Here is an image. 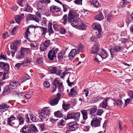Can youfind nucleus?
Wrapping results in <instances>:
<instances>
[{"mask_svg": "<svg viewBox=\"0 0 133 133\" xmlns=\"http://www.w3.org/2000/svg\"><path fill=\"white\" fill-rule=\"evenodd\" d=\"M77 16L72 10H70L68 15V22L73 27L81 30H85L87 26L80 18H75Z\"/></svg>", "mask_w": 133, "mask_h": 133, "instance_id": "obj_1", "label": "nucleus"}, {"mask_svg": "<svg viewBox=\"0 0 133 133\" xmlns=\"http://www.w3.org/2000/svg\"><path fill=\"white\" fill-rule=\"evenodd\" d=\"M0 68L3 69L4 71L2 79L4 80L6 78V75L9 72V65L7 63H5L3 62H0Z\"/></svg>", "mask_w": 133, "mask_h": 133, "instance_id": "obj_2", "label": "nucleus"}, {"mask_svg": "<svg viewBox=\"0 0 133 133\" xmlns=\"http://www.w3.org/2000/svg\"><path fill=\"white\" fill-rule=\"evenodd\" d=\"M59 49L58 48L54 49L52 48L50 50L48 54V58L50 60H52L54 59V58H56V56L55 55Z\"/></svg>", "mask_w": 133, "mask_h": 133, "instance_id": "obj_3", "label": "nucleus"}, {"mask_svg": "<svg viewBox=\"0 0 133 133\" xmlns=\"http://www.w3.org/2000/svg\"><path fill=\"white\" fill-rule=\"evenodd\" d=\"M92 119L91 121V125L92 127H99L101 124V120L102 119L101 118H98L97 117H94V118L92 117Z\"/></svg>", "mask_w": 133, "mask_h": 133, "instance_id": "obj_4", "label": "nucleus"}, {"mask_svg": "<svg viewBox=\"0 0 133 133\" xmlns=\"http://www.w3.org/2000/svg\"><path fill=\"white\" fill-rule=\"evenodd\" d=\"M80 114L79 112H74L68 114L67 117L68 119H75L76 121H78L79 118Z\"/></svg>", "mask_w": 133, "mask_h": 133, "instance_id": "obj_5", "label": "nucleus"}, {"mask_svg": "<svg viewBox=\"0 0 133 133\" xmlns=\"http://www.w3.org/2000/svg\"><path fill=\"white\" fill-rule=\"evenodd\" d=\"M67 127L71 131H75L78 128V124L76 122L73 121L69 122L67 125Z\"/></svg>", "mask_w": 133, "mask_h": 133, "instance_id": "obj_6", "label": "nucleus"}, {"mask_svg": "<svg viewBox=\"0 0 133 133\" xmlns=\"http://www.w3.org/2000/svg\"><path fill=\"white\" fill-rule=\"evenodd\" d=\"M25 55V53L22 47L20 50L16 52V58L20 60L23 58Z\"/></svg>", "mask_w": 133, "mask_h": 133, "instance_id": "obj_7", "label": "nucleus"}, {"mask_svg": "<svg viewBox=\"0 0 133 133\" xmlns=\"http://www.w3.org/2000/svg\"><path fill=\"white\" fill-rule=\"evenodd\" d=\"M99 46L98 43L95 44L91 48L90 50V53L98 54L100 49L99 48Z\"/></svg>", "mask_w": 133, "mask_h": 133, "instance_id": "obj_8", "label": "nucleus"}, {"mask_svg": "<svg viewBox=\"0 0 133 133\" xmlns=\"http://www.w3.org/2000/svg\"><path fill=\"white\" fill-rule=\"evenodd\" d=\"M61 96V95L59 93H57V94L56 97L50 101V104L52 106H54L57 104L60 99Z\"/></svg>", "mask_w": 133, "mask_h": 133, "instance_id": "obj_9", "label": "nucleus"}, {"mask_svg": "<svg viewBox=\"0 0 133 133\" xmlns=\"http://www.w3.org/2000/svg\"><path fill=\"white\" fill-rule=\"evenodd\" d=\"M15 119V117L14 115H11L10 117L8 118L7 123L9 126L14 127L15 125L14 121Z\"/></svg>", "mask_w": 133, "mask_h": 133, "instance_id": "obj_10", "label": "nucleus"}, {"mask_svg": "<svg viewBox=\"0 0 133 133\" xmlns=\"http://www.w3.org/2000/svg\"><path fill=\"white\" fill-rule=\"evenodd\" d=\"M53 84L56 88H58L59 90L62 88L63 87L62 83L59 82L57 78L55 79L53 83Z\"/></svg>", "mask_w": 133, "mask_h": 133, "instance_id": "obj_11", "label": "nucleus"}, {"mask_svg": "<svg viewBox=\"0 0 133 133\" xmlns=\"http://www.w3.org/2000/svg\"><path fill=\"white\" fill-rule=\"evenodd\" d=\"M121 50V48L119 46H116L114 47L111 48L109 51L112 57L114 55V52L120 51Z\"/></svg>", "mask_w": 133, "mask_h": 133, "instance_id": "obj_12", "label": "nucleus"}, {"mask_svg": "<svg viewBox=\"0 0 133 133\" xmlns=\"http://www.w3.org/2000/svg\"><path fill=\"white\" fill-rule=\"evenodd\" d=\"M20 42V41L19 40L14 41L10 45L11 49L14 50L15 51H17V45H18Z\"/></svg>", "mask_w": 133, "mask_h": 133, "instance_id": "obj_13", "label": "nucleus"}, {"mask_svg": "<svg viewBox=\"0 0 133 133\" xmlns=\"http://www.w3.org/2000/svg\"><path fill=\"white\" fill-rule=\"evenodd\" d=\"M11 90L10 88V86L7 85L3 88V90L2 92V95L4 96L10 94L11 92Z\"/></svg>", "mask_w": 133, "mask_h": 133, "instance_id": "obj_14", "label": "nucleus"}, {"mask_svg": "<svg viewBox=\"0 0 133 133\" xmlns=\"http://www.w3.org/2000/svg\"><path fill=\"white\" fill-rule=\"evenodd\" d=\"M20 131L22 133H31V129L30 127L25 125L21 129Z\"/></svg>", "mask_w": 133, "mask_h": 133, "instance_id": "obj_15", "label": "nucleus"}, {"mask_svg": "<svg viewBox=\"0 0 133 133\" xmlns=\"http://www.w3.org/2000/svg\"><path fill=\"white\" fill-rule=\"evenodd\" d=\"M98 55L102 58L104 59H105L108 56L107 53L103 49H100Z\"/></svg>", "mask_w": 133, "mask_h": 133, "instance_id": "obj_16", "label": "nucleus"}, {"mask_svg": "<svg viewBox=\"0 0 133 133\" xmlns=\"http://www.w3.org/2000/svg\"><path fill=\"white\" fill-rule=\"evenodd\" d=\"M10 106L6 102L0 104V112H3L4 109L9 108Z\"/></svg>", "mask_w": 133, "mask_h": 133, "instance_id": "obj_17", "label": "nucleus"}, {"mask_svg": "<svg viewBox=\"0 0 133 133\" xmlns=\"http://www.w3.org/2000/svg\"><path fill=\"white\" fill-rule=\"evenodd\" d=\"M127 26H131L133 23V19L131 18L130 16L129 15L128 16L125 20Z\"/></svg>", "mask_w": 133, "mask_h": 133, "instance_id": "obj_18", "label": "nucleus"}, {"mask_svg": "<svg viewBox=\"0 0 133 133\" xmlns=\"http://www.w3.org/2000/svg\"><path fill=\"white\" fill-rule=\"evenodd\" d=\"M50 10L52 12H57L61 10V8L56 6L52 5L50 8Z\"/></svg>", "mask_w": 133, "mask_h": 133, "instance_id": "obj_19", "label": "nucleus"}, {"mask_svg": "<svg viewBox=\"0 0 133 133\" xmlns=\"http://www.w3.org/2000/svg\"><path fill=\"white\" fill-rule=\"evenodd\" d=\"M17 117L19 121V125H22L23 124L24 121L22 116L20 114H18Z\"/></svg>", "mask_w": 133, "mask_h": 133, "instance_id": "obj_20", "label": "nucleus"}, {"mask_svg": "<svg viewBox=\"0 0 133 133\" xmlns=\"http://www.w3.org/2000/svg\"><path fill=\"white\" fill-rule=\"evenodd\" d=\"M76 50V49H72L68 54V57L70 58L74 57L75 55Z\"/></svg>", "mask_w": 133, "mask_h": 133, "instance_id": "obj_21", "label": "nucleus"}, {"mask_svg": "<svg viewBox=\"0 0 133 133\" xmlns=\"http://www.w3.org/2000/svg\"><path fill=\"white\" fill-rule=\"evenodd\" d=\"M90 2L94 6L98 8L99 6V3L97 0H90Z\"/></svg>", "mask_w": 133, "mask_h": 133, "instance_id": "obj_22", "label": "nucleus"}, {"mask_svg": "<svg viewBox=\"0 0 133 133\" xmlns=\"http://www.w3.org/2000/svg\"><path fill=\"white\" fill-rule=\"evenodd\" d=\"M24 10L26 12H32V9L28 4H26L24 9Z\"/></svg>", "mask_w": 133, "mask_h": 133, "instance_id": "obj_23", "label": "nucleus"}, {"mask_svg": "<svg viewBox=\"0 0 133 133\" xmlns=\"http://www.w3.org/2000/svg\"><path fill=\"white\" fill-rule=\"evenodd\" d=\"M42 109V111H43L44 112L45 115V117L48 116L50 113L49 108L46 107V108H44Z\"/></svg>", "mask_w": 133, "mask_h": 133, "instance_id": "obj_24", "label": "nucleus"}, {"mask_svg": "<svg viewBox=\"0 0 133 133\" xmlns=\"http://www.w3.org/2000/svg\"><path fill=\"white\" fill-rule=\"evenodd\" d=\"M99 14L95 16V19L97 20L101 21L104 18V17L100 11H99Z\"/></svg>", "mask_w": 133, "mask_h": 133, "instance_id": "obj_25", "label": "nucleus"}, {"mask_svg": "<svg viewBox=\"0 0 133 133\" xmlns=\"http://www.w3.org/2000/svg\"><path fill=\"white\" fill-rule=\"evenodd\" d=\"M81 112L82 115L83 119L86 120L88 118V114L87 111L85 110H81Z\"/></svg>", "mask_w": 133, "mask_h": 133, "instance_id": "obj_26", "label": "nucleus"}, {"mask_svg": "<svg viewBox=\"0 0 133 133\" xmlns=\"http://www.w3.org/2000/svg\"><path fill=\"white\" fill-rule=\"evenodd\" d=\"M93 28L97 30L98 32H101V27L99 24H94L92 25Z\"/></svg>", "mask_w": 133, "mask_h": 133, "instance_id": "obj_27", "label": "nucleus"}, {"mask_svg": "<svg viewBox=\"0 0 133 133\" xmlns=\"http://www.w3.org/2000/svg\"><path fill=\"white\" fill-rule=\"evenodd\" d=\"M77 92L74 91L73 88H72L70 90V93L69 94V96L70 97L74 96L75 95L77 94Z\"/></svg>", "mask_w": 133, "mask_h": 133, "instance_id": "obj_28", "label": "nucleus"}, {"mask_svg": "<svg viewBox=\"0 0 133 133\" xmlns=\"http://www.w3.org/2000/svg\"><path fill=\"white\" fill-rule=\"evenodd\" d=\"M40 29L41 31L42 32V33L41 35L43 36V35H45L47 31V28L41 26L40 27Z\"/></svg>", "mask_w": 133, "mask_h": 133, "instance_id": "obj_29", "label": "nucleus"}, {"mask_svg": "<svg viewBox=\"0 0 133 133\" xmlns=\"http://www.w3.org/2000/svg\"><path fill=\"white\" fill-rule=\"evenodd\" d=\"M36 16L35 15H28L26 17V19L34 20L36 21Z\"/></svg>", "mask_w": 133, "mask_h": 133, "instance_id": "obj_30", "label": "nucleus"}, {"mask_svg": "<svg viewBox=\"0 0 133 133\" xmlns=\"http://www.w3.org/2000/svg\"><path fill=\"white\" fill-rule=\"evenodd\" d=\"M97 109V107L96 106H94V107L92 108L91 110L90 113V114L91 115L92 117L94 116L95 115L94 113H95Z\"/></svg>", "mask_w": 133, "mask_h": 133, "instance_id": "obj_31", "label": "nucleus"}, {"mask_svg": "<svg viewBox=\"0 0 133 133\" xmlns=\"http://www.w3.org/2000/svg\"><path fill=\"white\" fill-rule=\"evenodd\" d=\"M43 58L42 57L38 58L36 60V63L38 64L42 65L43 63Z\"/></svg>", "mask_w": 133, "mask_h": 133, "instance_id": "obj_32", "label": "nucleus"}, {"mask_svg": "<svg viewBox=\"0 0 133 133\" xmlns=\"http://www.w3.org/2000/svg\"><path fill=\"white\" fill-rule=\"evenodd\" d=\"M42 111L43 109L40 111H39V113L38 114L39 116V118L42 120V119L43 118H45L46 117L44 112L43 111Z\"/></svg>", "mask_w": 133, "mask_h": 133, "instance_id": "obj_33", "label": "nucleus"}, {"mask_svg": "<svg viewBox=\"0 0 133 133\" xmlns=\"http://www.w3.org/2000/svg\"><path fill=\"white\" fill-rule=\"evenodd\" d=\"M64 55L63 53L61 52L58 53L57 57L59 60L61 62L63 60Z\"/></svg>", "mask_w": 133, "mask_h": 133, "instance_id": "obj_34", "label": "nucleus"}, {"mask_svg": "<svg viewBox=\"0 0 133 133\" xmlns=\"http://www.w3.org/2000/svg\"><path fill=\"white\" fill-rule=\"evenodd\" d=\"M30 127L31 129V131H32L33 132L36 133L38 132V130L34 125L33 124H31Z\"/></svg>", "mask_w": 133, "mask_h": 133, "instance_id": "obj_35", "label": "nucleus"}, {"mask_svg": "<svg viewBox=\"0 0 133 133\" xmlns=\"http://www.w3.org/2000/svg\"><path fill=\"white\" fill-rule=\"evenodd\" d=\"M83 45L81 43L80 44L77 48V51H78V52L82 51L83 50Z\"/></svg>", "mask_w": 133, "mask_h": 133, "instance_id": "obj_36", "label": "nucleus"}, {"mask_svg": "<svg viewBox=\"0 0 133 133\" xmlns=\"http://www.w3.org/2000/svg\"><path fill=\"white\" fill-rule=\"evenodd\" d=\"M48 47L44 44L43 43H42L40 44V49L41 51H44Z\"/></svg>", "mask_w": 133, "mask_h": 133, "instance_id": "obj_37", "label": "nucleus"}, {"mask_svg": "<svg viewBox=\"0 0 133 133\" xmlns=\"http://www.w3.org/2000/svg\"><path fill=\"white\" fill-rule=\"evenodd\" d=\"M108 98H106L105 100H104L102 102V107L104 108H106L108 105L107 102Z\"/></svg>", "mask_w": 133, "mask_h": 133, "instance_id": "obj_38", "label": "nucleus"}, {"mask_svg": "<svg viewBox=\"0 0 133 133\" xmlns=\"http://www.w3.org/2000/svg\"><path fill=\"white\" fill-rule=\"evenodd\" d=\"M52 24L51 23L49 22L48 25V31L50 33H54V31L53 30L52 28Z\"/></svg>", "mask_w": 133, "mask_h": 133, "instance_id": "obj_39", "label": "nucleus"}, {"mask_svg": "<svg viewBox=\"0 0 133 133\" xmlns=\"http://www.w3.org/2000/svg\"><path fill=\"white\" fill-rule=\"evenodd\" d=\"M103 112V110L98 109L97 111V113L95 114L94 117H97V115L101 116Z\"/></svg>", "mask_w": 133, "mask_h": 133, "instance_id": "obj_40", "label": "nucleus"}, {"mask_svg": "<svg viewBox=\"0 0 133 133\" xmlns=\"http://www.w3.org/2000/svg\"><path fill=\"white\" fill-rule=\"evenodd\" d=\"M103 99V97L98 96L92 101L93 103H97L99 101L100 99Z\"/></svg>", "mask_w": 133, "mask_h": 133, "instance_id": "obj_41", "label": "nucleus"}, {"mask_svg": "<svg viewBox=\"0 0 133 133\" xmlns=\"http://www.w3.org/2000/svg\"><path fill=\"white\" fill-rule=\"evenodd\" d=\"M57 70V68L56 67H53L50 69V72L51 73L56 74Z\"/></svg>", "mask_w": 133, "mask_h": 133, "instance_id": "obj_42", "label": "nucleus"}, {"mask_svg": "<svg viewBox=\"0 0 133 133\" xmlns=\"http://www.w3.org/2000/svg\"><path fill=\"white\" fill-rule=\"evenodd\" d=\"M54 115L56 117H62V114L61 112L58 111L54 112Z\"/></svg>", "mask_w": 133, "mask_h": 133, "instance_id": "obj_43", "label": "nucleus"}, {"mask_svg": "<svg viewBox=\"0 0 133 133\" xmlns=\"http://www.w3.org/2000/svg\"><path fill=\"white\" fill-rule=\"evenodd\" d=\"M15 20L16 22L18 24H20L19 21L22 20V18L20 17V16L18 15L16 16L15 18Z\"/></svg>", "mask_w": 133, "mask_h": 133, "instance_id": "obj_44", "label": "nucleus"}, {"mask_svg": "<svg viewBox=\"0 0 133 133\" xmlns=\"http://www.w3.org/2000/svg\"><path fill=\"white\" fill-rule=\"evenodd\" d=\"M36 21L38 22L41 18V15L40 13L37 12L36 14Z\"/></svg>", "mask_w": 133, "mask_h": 133, "instance_id": "obj_45", "label": "nucleus"}, {"mask_svg": "<svg viewBox=\"0 0 133 133\" xmlns=\"http://www.w3.org/2000/svg\"><path fill=\"white\" fill-rule=\"evenodd\" d=\"M70 104H65L63 103L62 105L63 108L65 110H67L69 108Z\"/></svg>", "mask_w": 133, "mask_h": 133, "instance_id": "obj_46", "label": "nucleus"}, {"mask_svg": "<svg viewBox=\"0 0 133 133\" xmlns=\"http://www.w3.org/2000/svg\"><path fill=\"white\" fill-rule=\"evenodd\" d=\"M114 101L116 102L117 105H121L123 103L122 100L120 99H118L117 101L115 99Z\"/></svg>", "mask_w": 133, "mask_h": 133, "instance_id": "obj_47", "label": "nucleus"}, {"mask_svg": "<svg viewBox=\"0 0 133 133\" xmlns=\"http://www.w3.org/2000/svg\"><path fill=\"white\" fill-rule=\"evenodd\" d=\"M15 67L18 69H21L23 68L21 63H16L15 65Z\"/></svg>", "mask_w": 133, "mask_h": 133, "instance_id": "obj_48", "label": "nucleus"}, {"mask_svg": "<svg viewBox=\"0 0 133 133\" xmlns=\"http://www.w3.org/2000/svg\"><path fill=\"white\" fill-rule=\"evenodd\" d=\"M67 15H65L63 17L62 19V21H63L62 22L64 24H65L67 22Z\"/></svg>", "mask_w": 133, "mask_h": 133, "instance_id": "obj_49", "label": "nucleus"}, {"mask_svg": "<svg viewBox=\"0 0 133 133\" xmlns=\"http://www.w3.org/2000/svg\"><path fill=\"white\" fill-rule=\"evenodd\" d=\"M47 20L46 18H43V20L41 23V24L42 26H46Z\"/></svg>", "mask_w": 133, "mask_h": 133, "instance_id": "obj_50", "label": "nucleus"}, {"mask_svg": "<svg viewBox=\"0 0 133 133\" xmlns=\"http://www.w3.org/2000/svg\"><path fill=\"white\" fill-rule=\"evenodd\" d=\"M31 92H28L26 95H23V96L27 99H29L30 98L31 96V94H30Z\"/></svg>", "mask_w": 133, "mask_h": 133, "instance_id": "obj_51", "label": "nucleus"}, {"mask_svg": "<svg viewBox=\"0 0 133 133\" xmlns=\"http://www.w3.org/2000/svg\"><path fill=\"white\" fill-rule=\"evenodd\" d=\"M113 16V15L110 14H108L106 17L107 20L109 21L112 19Z\"/></svg>", "mask_w": 133, "mask_h": 133, "instance_id": "obj_52", "label": "nucleus"}, {"mask_svg": "<svg viewBox=\"0 0 133 133\" xmlns=\"http://www.w3.org/2000/svg\"><path fill=\"white\" fill-rule=\"evenodd\" d=\"M31 120L34 122H36L37 121L34 115L31 114L30 115Z\"/></svg>", "mask_w": 133, "mask_h": 133, "instance_id": "obj_53", "label": "nucleus"}, {"mask_svg": "<svg viewBox=\"0 0 133 133\" xmlns=\"http://www.w3.org/2000/svg\"><path fill=\"white\" fill-rule=\"evenodd\" d=\"M25 1V0H18L17 2L19 6H23V3Z\"/></svg>", "mask_w": 133, "mask_h": 133, "instance_id": "obj_54", "label": "nucleus"}, {"mask_svg": "<svg viewBox=\"0 0 133 133\" xmlns=\"http://www.w3.org/2000/svg\"><path fill=\"white\" fill-rule=\"evenodd\" d=\"M22 48L24 50L25 53L27 52L28 51H29L30 53L31 52V50L32 49H30V48H24L23 47H22Z\"/></svg>", "mask_w": 133, "mask_h": 133, "instance_id": "obj_55", "label": "nucleus"}, {"mask_svg": "<svg viewBox=\"0 0 133 133\" xmlns=\"http://www.w3.org/2000/svg\"><path fill=\"white\" fill-rule=\"evenodd\" d=\"M11 82L12 84H13L16 88L18 86L20 85L19 83L18 82Z\"/></svg>", "mask_w": 133, "mask_h": 133, "instance_id": "obj_56", "label": "nucleus"}, {"mask_svg": "<svg viewBox=\"0 0 133 133\" xmlns=\"http://www.w3.org/2000/svg\"><path fill=\"white\" fill-rule=\"evenodd\" d=\"M50 40L47 39L43 43L48 47L50 45Z\"/></svg>", "mask_w": 133, "mask_h": 133, "instance_id": "obj_57", "label": "nucleus"}, {"mask_svg": "<svg viewBox=\"0 0 133 133\" xmlns=\"http://www.w3.org/2000/svg\"><path fill=\"white\" fill-rule=\"evenodd\" d=\"M82 0H75L74 2L75 4L82 5Z\"/></svg>", "mask_w": 133, "mask_h": 133, "instance_id": "obj_58", "label": "nucleus"}, {"mask_svg": "<svg viewBox=\"0 0 133 133\" xmlns=\"http://www.w3.org/2000/svg\"><path fill=\"white\" fill-rule=\"evenodd\" d=\"M64 121L63 119H62L59 122H58L57 123V125L58 126H63L64 125L63 123Z\"/></svg>", "mask_w": 133, "mask_h": 133, "instance_id": "obj_59", "label": "nucleus"}, {"mask_svg": "<svg viewBox=\"0 0 133 133\" xmlns=\"http://www.w3.org/2000/svg\"><path fill=\"white\" fill-rule=\"evenodd\" d=\"M43 85L44 87L48 88L50 87V84L48 82H45L43 83Z\"/></svg>", "mask_w": 133, "mask_h": 133, "instance_id": "obj_60", "label": "nucleus"}, {"mask_svg": "<svg viewBox=\"0 0 133 133\" xmlns=\"http://www.w3.org/2000/svg\"><path fill=\"white\" fill-rule=\"evenodd\" d=\"M66 30L63 28H61L60 33L62 34H65L66 33Z\"/></svg>", "mask_w": 133, "mask_h": 133, "instance_id": "obj_61", "label": "nucleus"}, {"mask_svg": "<svg viewBox=\"0 0 133 133\" xmlns=\"http://www.w3.org/2000/svg\"><path fill=\"white\" fill-rule=\"evenodd\" d=\"M90 41L91 42L96 41L97 40V38L96 37L92 36L90 38Z\"/></svg>", "mask_w": 133, "mask_h": 133, "instance_id": "obj_62", "label": "nucleus"}, {"mask_svg": "<svg viewBox=\"0 0 133 133\" xmlns=\"http://www.w3.org/2000/svg\"><path fill=\"white\" fill-rule=\"evenodd\" d=\"M131 99L130 98L127 99L125 101L124 104V105L126 106L131 101Z\"/></svg>", "mask_w": 133, "mask_h": 133, "instance_id": "obj_63", "label": "nucleus"}, {"mask_svg": "<svg viewBox=\"0 0 133 133\" xmlns=\"http://www.w3.org/2000/svg\"><path fill=\"white\" fill-rule=\"evenodd\" d=\"M30 34V33L29 31V27L28 28L26 29V32H25V35L27 37H28Z\"/></svg>", "mask_w": 133, "mask_h": 133, "instance_id": "obj_64", "label": "nucleus"}]
</instances>
